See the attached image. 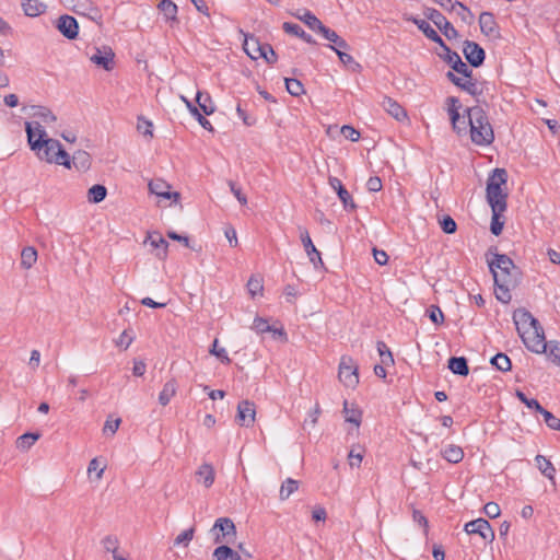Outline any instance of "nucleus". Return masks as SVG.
I'll use <instances>...</instances> for the list:
<instances>
[{
	"mask_svg": "<svg viewBox=\"0 0 560 560\" xmlns=\"http://www.w3.org/2000/svg\"><path fill=\"white\" fill-rule=\"evenodd\" d=\"M495 250L497 247H490L486 253V259L493 277L495 298L501 303L508 304L512 300L511 290L521 282L522 272L508 255Z\"/></svg>",
	"mask_w": 560,
	"mask_h": 560,
	"instance_id": "nucleus-1",
	"label": "nucleus"
},
{
	"mask_svg": "<svg viewBox=\"0 0 560 560\" xmlns=\"http://www.w3.org/2000/svg\"><path fill=\"white\" fill-rule=\"evenodd\" d=\"M25 131L30 149L35 152L39 160L71 168L68 152L63 149L60 141L48 138L45 128L39 121H25Z\"/></svg>",
	"mask_w": 560,
	"mask_h": 560,
	"instance_id": "nucleus-2",
	"label": "nucleus"
},
{
	"mask_svg": "<svg viewBox=\"0 0 560 560\" xmlns=\"http://www.w3.org/2000/svg\"><path fill=\"white\" fill-rule=\"evenodd\" d=\"M465 113L468 117L471 142L480 147L491 144L494 141V132L486 110L476 105L467 107Z\"/></svg>",
	"mask_w": 560,
	"mask_h": 560,
	"instance_id": "nucleus-3",
	"label": "nucleus"
},
{
	"mask_svg": "<svg viewBox=\"0 0 560 560\" xmlns=\"http://www.w3.org/2000/svg\"><path fill=\"white\" fill-rule=\"evenodd\" d=\"M508 182L504 168H494L487 180L486 198L491 210L505 211L508 208V194L501 188Z\"/></svg>",
	"mask_w": 560,
	"mask_h": 560,
	"instance_id": "nucleus-4",
	"label": "nucleus"
},
{
	"mask_svg": "<svg viewBox=\"0 0 560 560\" xmlns=\"http://www.w3.org/2000/svg\"><path fill=\"white\" fill-rule=\"evenodd\" d=\"M244 50L252 59L262 58L268 65H275L278 61V55L272 46L252 35L244 40Z\"/></svg>",
	"mask_w": 560,
	"mask_h": 560,
	"instance_id": "nucleus-5",
	"label": "nucleus"
},
{
	"mask_svg": "<svg viewBox=\"0 0 560 560\" xmlns=\"http://www.w3.org/2000/svg\"><path fill=\"white\" fill-rule=\"evenodd\" d=\"M533 331L526 330L520 334V337L525 347L535 353H547L549 342L545 339V334L541 325L532 328Z\"/></svg>",
	"mask_w": 560,
	"mask_h": 560,
	"instance_id": "nucleus-6",
	"label": "nucleus"
},
{
	"mask_svg": "<svg viewBox=\"0 0 560 560\" xmlns=\"http://www.w3.org/2000/svg\"><path fill=\"white\" fill-rule=\"evenodd\" d=\"M358 364L350 355H342L339 363L338 378L347 387L354 388L359 384Z\"/></svg>",
	"mask_w": 560,
	"mask_h": 560,
	"instance_id": "nucleus-7",
	"label": "nucleus"
},
{
	"mask_svg": "<svg viewBox=\"0 0 560 560\" xmlns=\"http://www.w3.org/2000/svg\"><path fill=\"white\" fill-rule=\"evenodd\" d=\"M424 16L430 20L447 39L458 37V31L452 25L451 22L436 9L425 8L423 11Z\"/></svg>",
	"mask_w": 560,
	"mask_h": 560,
	"instance_id": "nucleus-8",
	"label": "nucleus"
},
{
	"mask_svg": "<svg viewBox=\"0 0 560 560\" xmlns=\"http://www.w3.org/2000/svg\"><path fill=\"white\" fill-rule=\"evenodd\" d=\"M464 530L469 535L477 534L483 540L489 542H492L495 537L494 530L492 529L490 523L482 517L466 523Z\"/></svg>",
	"mask_w": 560,
	"mask_h": 560,
	"instance_id": "nucleus-9",
	"label": "nucleus"
},
{
	"mask_svg": "<svg viewBox=\"0 0 560 560\" xmlns=\"http://www.w3.org/2000/svg\"><path fill=\"white\" fill-rule=\"evenodd\" d=\"M463 54L467 62L474 68L482 66L486 59L485 49L476 42L468 39L464 42Z\"/></svg>",
	"mask_w": 560,
	"mask_h": 560,
	"instance_id": "nucleus-10",
	"label": "nucleus"
},
{
	"mask_svg": "<svg viewBox=\"0 0 560 560\" xmlns=\"http://www.w3.org/2000/svg\"><path fill=\"white\" fill-rule=\"evenodd\" d=\"M300 231V240L304 247V250L310 259V261L314 265L315 268L318 266H324L322 254L313 244V241L310 236L308 231L305 228L299 226Z\"/></svg>",
	"mask_w": 560,
	"mask_h": 560,
	"instance_id": "nucleus-11",
	"label": "nucleus"
},
{
	"mask_svg": "<svg viewBox=\"0 0 560 560\" xmlns=\"http://www.w3.org/2000/svg\"><path fill=\"white\" fill-rule=\"evenodd\" d=\"M513 322L516 326L518 335L540 325L538 319L535 318L529 311L523 307L514 311Z\"/></svg>",
	"mask_w": 560,
	"mask_h": 560,
	"instance_id": "nucleus-12",
	"label": "nucleus"
},
{
	"mask_svg": "<svg viewBox=\"0 0 560 560\" xmlns=\"http://www.w3.org/2000/svg\"><path fill=\"white\" fill-rule=\"evenodd\" d=\"M90 60L106 71H110L115 67V54L108 46L95 48V52L90 57Z\"/></svg>",
	"mask_w": 560,
	"mask_h": 560,
	"instance_id": "nucleus-13",
	"label": "nucleus"
},
{
	"mask_svg": "<svg viewBox=\"0 0 560 560\" xmlns=\"http://www.w3.org/2000/svg\"><path fill=\"white\" fill-rule=\"evenodd\" d=\"M328 183L330 187L337 192L338 198L342 202L346 211H353L357 209V205L354 203L350 192L346 189L338 177L329 176Z\"/></svg>",
	"mask_w": 560,
	"mask_h": 560,
	"instance_id": "nucleus-14",
	"label": "nucleus"
},
{
	"mask_svg": "<svg viewBox=\"0 0 560 560\" xmlns=\"http://www.w3.org/2000/svg\"><path fill=\"white\" fill-rule=\"evenodd\" d=\"M255 404L249 400H242L237 405L236 421L240 425L250 427L255 421Z\"/></svg>",
	"mask_w": 560,
	"mask_h": 560,
	"instance_id": "nucleus-15",
	"label": "nucleus"
},
{
	"mask_svg": "<svg viewBox=\"0 0 560 560\" xmlns=\"http://www.w3.org/2000/svg\"><path fill=\"white\" fill-rule=\"evenodd\" d=\"M57 30L68 39H75L79 35L78 21L68 14L61 15L57 21Z\"/></svg>",
	"mask_w": 560,
	"mask_h": 560,
	"instance_id": "nucleus-16",
	"label": "nucleus"
},
{
	"mask_svg": "<svg viewBox=\"0 0 560 560\" xmlns=\"http://www.w3.org/2000/svg\"><path fill=\"white\" fill-rule=\"evenodd\" d=\"M170 189V184L161 178L152 179L149 183V190L151 194H154L164 199H173L175 202H177L180 198V194L177 191L172 192Z\"/></svg>",
	"mask_w": 560,
	"mask_h": 560,
	"instance_id": "nucleus-17",
	"label": "nucleus"
},
{
	"mask_svg": "<svg viewBox=\"0 0 560 560\" xmlns=\"http://www.w3.org/2000/svg\"><path fill=\"white\" fill-rule=\"evenodd\" d=\"M441 58L447 62L451 68L463 77L470 79L472 78V70L462 60L460 56L456 51H451L441 56Z\"/></svg>",
	"mask_w": 560,
	"mask_h": 560,
	"instance_id": "nucleus-18",
	"label": "nucleus"
},
{
	"mask_svg": "<svg viewBox=\"0 0 560 560\" xmlns=\"http://www.w3.org/2000/svg\"><path fill=\"white\" fill-rule=\"evenodd\" d=\"M382 107L388 115H390L397 121L402 122L408 120L406 109L394 98L389 96H384Z\"/></svg>",
	"mask_w": 560,
	"mask_h": 560,
	"instance_id": "nucleus-19",
	"label": "nucleus"
},
{
	"mask_svg": "<svg viewBox=\"0 0 560 560\" xmlns=\"http://www.w3.org/2000/svg\"><path fill=\"white\" fill-rule=\"evenodd\" d=\"M480 31L486 36L499 35V26L495 22L494 15L491 12L485 11L479 15Z\"/></svg>",
	"mask_w": 560,
	"mask_h": 560,
	"instance_id": "nucleus-20",
	"label": "nucleus"
},
{
	"mask_svg": "<svg viewBox=\"0 0 560 560\" xmlns=\"http://www.w3.org/2000/svg\"><path fill=\"white\" fill-rule=\"evenodd\" d=\"M197 482L202 483L206 488H210L215 478V472L210 464H202L196 471Z\"/></svg>",
	"mask_w": 560,
	"mask_h": 560,
	"instance_id": "nucleus-21",
	"label": "nucleus"
},
{
	"mask_svg": "<svg viewBox=\"0 0 560 560\" xmlns=\"http://www.w3.org/2000/svg\"><path fill=\"white\" fill-rule=\"evenodd\" d=\"M196 103L198 104V109L207 116L215 112V105L208 92L198 91L196 94Z\"/></svg>",
	"mask_w": 560,
	"mask_h": 560,
	"instance_id": "nucleus-22",
	"label": "nucleus"
},
{
	"mask_svg": "<svg viewBox=\"0 0 560 560\" xmlns=\"http://www.w3.org/2000/svg\"><path fill=\"white\" fill-rule=\"evenodd\" d=\"M447 368L452 373L459 376H467L469 374L468 360L465 357H451Z\"/></svg>",
	"mask_w": 560,
	"mask_h": 560,
	"instance_id": "nucleus-23",
	"label": "nucleus"
},
{
	"mask_svg": "<svg viewBox=\"0 0 560 560\" xmlns=\"http://www.w3.org/2000/svg\"><path fill=\"white\" fill-rule=\"evenodd\" d=\"M282 28L287 34L294 35L307 44H316V40L313 38V36L307 34L299 24L284 22L282 24Z\"/></svg>",
	"mask_w": 560,
	"mask_h": 560,
	"instance_id": "nucleus-24",
	"label": "nucleus"
},
{
	"mask_svg": "<svg viewBox=\"0 0 560 560\" xmlns=\"http://www.w3.org/2000/svg\"><path fill=\"white\" fill-rule=\"evenodd\" d=\"M441 455L446 462L457 464L463 460L464 451L458 445L448 444L441 451Z\"/></svg>",
	"mask_w": 560,
	"mask_h": 560,
	"instance_id": "nucleus-25",
	"label": "nucleus"
},
{
	"mask_svg": "<svg viewBox=\"0 0 560 560\" xmlns=\"http://www.w3.org/2000/svg\"><path fill=\"white\" fill-rule=\"evenodd\" d=\"M147 241L150 242V245L152 247L161 250L156 253V256L159 258L164 259L166 257L168 243L159 232L149 233Z\"/></svg>",
	"mask_w": 560,
	"mask_h": 560,
	"instance_id": "nucleus-26",
	"label": "nucleus"
},
{
	"mask_svg": "<svg viewBox=\"0 0 560 560\" xmlns=\"http://www.w3.org/2000/svg\"><path fill=\"white\" fill-rule=\"evenodd\" d=\"M71 165H73L78 171L84 172L91 167V155L83 150H78L74 152L72 159L70 158Z\"/></svg>",
	"mask_w": 560,
	"mask_h": 560,
	"instance_id": "nucleus-27",
	"label": "nucleus"
},
{
	"mask_svg": "<svg viewBox=\"0 0 560 560\" xmlns=\"http://www.w3.org/2000/svg\"><path fill=\"white\" fill-rule=\"evenodd\" d=\"M28 115L34 118L40 119L45 124H52L57 119L49 108L38 105L31 106Z\"/></svg>",
	"mask_w": 560,
	"mask_h": 560,
	"instance_id": "nucleus-28",
	"label": "nucleus"
},
{
	"mask_svg": "<svg viewBox=\"0 0 560 560\" xmlns=\"http://www.w3.org/2000/svg\"><path fill=\"white\" fill-rule=\"evenodd\" d=\"M252 329H254L258 334L272 332L273 335H279V336L285 337V331L283 330V328H280V329L273 328L272 326H270L268 324L267 319L259 317V316L255 317V319L253 322Z\"/></svg>",
	"mask_w": 560,
	"mask_h": 560,
	"instance_id": "nucleus-29",
	"label": "nucleus"
},
{
	"mask_svg": "<svg viewBox=\"0 0 560 560\" xmlns=\"http://www.w3.org/2000/svg\"><path fill=\"white\" fill-rule=\"evenodd\" d=\"M176 390H177V382L175 381V378H171L170 381H167L164 384L162 390L160 392L159 402L162 406L168 405L171 399L175 396Z\"/></svg>",
	"mask_w": 560,
	"mask_h": 560,
	"instance_id": "nucleus-30",
	"label": "nucleus"
},
{
	"mask_svg": "<svg viewBox=\"0 0 560 560\" xmlns=\"http://www.w3.org/2000/svg\"><path fill=\"white\" fill-rule=\"evenodd\" d=\"M46 4L38 0H24L22 2V9L25 15L35 18L43 14L46 11Z\"/></svg>",
	"mask_w": 560,
	"mask_h": 560,
	"instance_id": "nucleus-31",
	"label": "nucleus"
},
{
	"mask_svg": "<svg viewBox=\"0 0 560 560\" xmlns=\"http://www.w3.org/2000/svg\"><path fill=\"white\" fill-rule=\"evenodd\" d=\"M447 113L450 116V120L452 124L453 130L458 135H464L467 132V122L465 119H460L459 110L455 108H447Z\"/></svg>",
	"mask_w": 560,
	"mask_h": 560,
	"instance_id": "nucleus-32",
	"label": "nucleus"
},
{
	"mask_svg": "<svg viewBox=\"0 0 560 560\" xmlns=\"http://www.w3.org/2000/svg\"><path fill=\"white\" fill-rule=\"evenodd\" d=\"M213 529H219L222 533V537L235 536L236 527L233 521L229 517H220L215 521Z\"/></svg>",
	"mask_w": 560,
	"mask_h": 560,
	"instance_id": "nucleus-33",
	"label": "nucleus"
},
{
	"mask_svg": "<svg viewBox=\"0 0 560 560\" xmlns=\"http://www.w3.org/2000/svg\"><path fill=\"white\" fill-rule=\"evenodd\" d=\"M537 468L540 470V472L547 477L550 480L555 479L556 468L551 464L549 459H547L542 455H537L535 458Z\"/></svg>",
	"mask_w": 560,
	"mask_h": 560,
	"instance_id": "nucleus-34",
	"label": "nucleus"
},
{
	"mask_svg": "<svg viewBox=\"0 0 560 560\" xmlns=\"http://www.w3.org/2000/svg\"><path fill=\"white\" fill-rule=\"evenodd\" d=\"M213 557L217 560H241L240 553L228 545L217 547L213 551Z\"/></svg>",
	"mask_w": 560,
	"mask_h": 560,
	"instance_id": "nucleus-35",
	"label": "nucleus"
},
{
	"mask_svg": "<svg viewBox=\"0 0 560 560\" xmlns=\"http://www.w3.org/2000/svg\"><path fill=\"white\" fill-rule=\"evenodd\" d=\"M37 260V250L33 246H26L21 252V267L30 269Z\"/></svg>",
	"mask_w": 560,
	"mask_h": 560,
	"instance_id": "nucleus-36",
	"label": "nucleus"
},
{
	"mask_svg": "<svg viewBox=\"0 0 560 560\" xmlns=\"http://www.w3.org/2000/svg\"><path fill=\"white\" fill-rule=\"evenodd\" d=\"M299 20L304 22L308 28L313 32L318 33L324 25L319 19H317L311 11L304 10L303 14L295 15Z\"/></svg>",
	"mask_w": 560,
	"mask_h": 560,
	"instance_id": "nucleus-37",
	"label": "nucleus"
},
{
	"mask_svg": "<svg viewBox=\"0 0 560 560\" xmlns=\"http://www.w3.org/2000/svg\"><path fill=\"white\" fill-rule=\"evenodd\" d=\"M158 8L167 21L177 20L176 15L178 9L172 0H161Z\"/></svg>",
	"mask_w": 560,
	"mask_h": 560,
	"instance_id": "nucleus-38",
	"label": "nucleus"
},
{
	"mask_svg": "<svg viewBox=\"0 0 560 560\" xmlns=\"http://www.w3.org/2000/svg\"><path fill=\"white\" fill-rule=\"evenodd\" d=\"M107 196V188L104 185L95 184L88 191V200L91 203H100Z\"/></svg>",
	"mask_w": 560,
	"mask_h": 560,
	"instance_id": "nucleus-39",
	"label": "nucleus"
},
{
	"mask_svg": "<svg viewBox=\"0 0 560 560\" xmlns=\"http://www.w3.org/2000/svg\"><path fill=\"white\" fill-rule=\"evenodd\" d=\"M490 363L501 372H509L512 369L511 359L503 352H499L490 359Z\"/></svg>",
	"mask_w": 560,
	"mask_h": 560,
	"instance_id": "nucleus-40",
	"label": "nucleus"
},
{
	"mask_svg": "<svg viewBox=\"0 0 560 560\" xmlns=\"http://www.w3.org/2000/svg\"><path fill=\"white\" fill-rule=\"evenodd\" d=\"M40 438L38 432H27L22 434L16 440V446L20 450L27 451Z\"/></svg>",
	"mask_w": 560,
	"mask_h": 560,
	"instance_id": "nucleus-41",
	"label": "nucleus"
},
{
	"mask_svg": "<svg viewBox=\"0 0 560 560\" xmlns=\"http://www.w3.org/2000/svg\"><path fill=\"white\" fill-rule=\"evenodd\" d=\"M491 211H492V217H491V223H490V231L494 236H499L502 233L503 226L505 223L504 218H503L504 211H499V210H491Z\"/></svg>",
	"mask_w": 560,
	"mask_h": 560,
	"instance_id": "nucleus-42",
	"label": "nucleus"
},
{
	"mask_svg": "<svg viewBox=\"0 0 560 560\" xmlns=\"http://www.w3.org/2000/svg\"><path fill=\"white\" fill-rule=\"evenodd\" d=\"M329 48H331L337 54L339 60L345 66H348L352 71L357 72L361 70V65L357 62L351 55L343 50H339L337 47L329 46Z\"/></svg>",
	"mask_w": 560,
	"mask_h": 560,
	"instance_id": "nucleus-43",
	"label": "nucleus"
},
{
	"mask_svg": "<svg viewBox=\"0 0 560 560\" xmlns=\"http://www.w3.org/2000/svg\"><path fill=\"white\" fill-rule=\"evenodd\" d=\"M299 489V481L292 478H287L281 487L279 492V498L281 501L289 499V497Z\"/></svg>",
	"mask_w": 560,
	"mask_h": 560,
	"instance_id": "nucleus-44",
	"label": "nucleus"
},
{
	"mask_svg": "<svg viewBox=\"0 0 560 560\" xmlns=\"http://www.w3.org/2000/svg\"><path fill=\"white\" fill-rule=\"evenodd\" d=\"M456 8L459 10L457 11L458 16L460 20L465 23H471L474 20V14L470 11L468 7H466L463 2L456 0L454 1V4H452V8H450V12L454 11Z\"/></svg>",
	"mask_w": 560,
	"mask_h": 560,
	"instance_id": "nucleus-45",
	"label": "nucleus"
},
{
	"mask_svg": "<svg viewBox=\"0 0 560 560\" xmlns=\"http://www.w3.org/2000/svg\"><path fill=\"white\" fill-rule=\"evenodd\" d=\"M376 349L384 365L394 364L393 353L384 341L378 340L376 342Z\"/></svg>",
	"mask_w": 560,
	"mask_h": 560,
	"instance_id": "nucleus-46",
	"label": "nucleus"
},
{
	"mask_svg": "<svg viewBox=\"0 0 560 560\" xmlns=\"http://www.w3.org/2000/svg\"><path fill=\"white\" fill-rule=\"evenodd\" d=\"M285 89L292 96H300L305 93L304 85L298 79L285 78Z\"/></svg>",
	"mask_w": 560,
	"mask_h": 560,
	"instance_id": "nucleus-47",
	"label": "nucleus"
},
{
	"mask_svg": "<svg viewBox=\"0 0 560 560\" xmlns=\"http://www.w3.org/2000/svg\"><path fill=\"white\" fill-rule=\"evenodd\" d=\"M515 396L517 399L523 402L527 408L535 410L536 412H540L542 410V406L540 402L535 398H528L525 393H523L520 389H516Z\"/></svg>",
	"mask_w": 560,
	"mask_h": 560,
	"instance_id": "nucleus-48",
	"label": "nucleus"
},
{
	"mask_svg": "<svg viewBox=\"0 0 560 560\" xmlns=\"http://www.w3.org/2000/svg\"><path fill=\"white\" fill-rule=\"evenodd\" d=\"M343 412L346 415V421L353 423L359 427L362 420V412L359 409H349L347 400L343 404Z\"/></svg>",
	"mask_w": 560,
	"mask_h": 560,
	"instance_id": "nucleus-49",
	"label": "nucleus"
},
{
	"mask_svg": "<svg viewBox=\"0 0 560 560\" xmlns=\"http://www.w3.org/2000/svg\"><path fill=\"white\" fill-rule=\"evenodd\" d=\"M459 89L476 97V101L479 102L478 97L482 94V90L478 88L477 82L471 78L467 81L463 80L462 86H459Z\"/></svg>",
	"mask_w": 560,
	"mask_h": 560,
	"instance_id": "nucleus-50",
	"label": "nucleus"
},
{
	"mask_svg": "<svg viewBox=\"0 0 560 560\" xmlns=\"http://www.w3.org/2000/svg\"><path fill=\"white\" fill-rule=\"evenodd\" d=\"M547 354L553 364L560 366V341L550 340Z\"/></svg>",
	"mask_w": 560,
	"mask_h": 560,
	"instance_id": "nucleus-51",
	"label": "nucleus"
},
{
	"mask_svg": "<svg viewBox=\"0 0 560 560\" xmlns=\"http://www.w3.org/2000/svg\"><path fill=\"white\" fill-rule=\"evenodd\" d=\"M409 21H411L413 24H416L417 27L429 39L434 36V33H436V31L425 20L418 19V18H410Z\"/></svg>",
	"mask_w": 560,
	"mask_h": 560,
	"instance_id": "nucleus-52",
	"label": "nucleus"
},
{
	"mask_svg": "<svg viewBox=\"0 0 560 560\" xmlns=\"http://www.w3.org/2000/svg\"><path fill=\"white\" fill-rule=\"evenodd\" d=\"M137 129L144 137L152 138L153 137V124L149 119L143 116L138 117Z\"/></svg>",
	"mask_w": 560,
	"mask_h": 560,
	"instance_id": "nucleus-53",
	"label": "nucleus"
},
{
	"mask_svg": "<svg viewBox=\"0 0 560 560\" xmlns=\"http://www.w3.org/2000/svg\"><path fill=\"white\" fill-rule=\"evenodd\" d=\"M544 417V421L547 424L548 428L552 430L560 431V419L557 418L553 413L548 411L547 409L542 408V410L539 412Z\"/></svg>",
	"mask_w": 560,
	"mask_h": 560,
	"instance_id": "nucleus-54",
	"label": "nucleus"
},
{
	"mask_svg": "<svg viewBox=\"0 0 560 560\" xmlns=\"http://www.w3.org/2000/svg\"><path fill=\"white\" fill-rule=\"evenodd\" d=\"M440 226L446 234H454L457 230L455 220L448 214H445L440 219Z\"/></svg>",
	"mask_w": 560,
	"mask_h": 560,
	"instance_id": "nucleus-55",
	"label": "nucleus"
},
{
	"mask_svg": "<svg viewBox=\"0 0 560 560\" xmlns=\"http://www.w3.org/2000/svg\"><path fill=\"white\" fill-rule=\"evenodd\" d=\"M195 535V527H190L184 532H182L175 539H174V546L184 545L187 547L189 542L192 540Z\"/></svg>",
	"mask_w": 560,
	"mask_h": 560,
	"instance_id": "nucleus-56",
	"label": "nucleus"
},
{
	"mask_svg": "<svg viewBox=\"0 0 560 560\" xmlns=\"http://www.w3.org/2000/svg\"><path fill=\"white\" fill-rule=\"evenodd\" d=\"M101 544L107 552L116 553L118 550L119 540L114 535H107L102 539Z\"/></svg>",
	"mask_w": 560,
	"mask_h": 560,
	"instance_id": "nucleus-57",
	"label": "nucleus"
},
{
	"mask_svg": "<svg viewBox=\"0 0 560 560\" xmlns=\"http://www.w3.org/2000/svg\"><path fill=\"white\" fill-rule=\"evenodd\" d=\"M247 289L249 294L254 298L264 290L262 280L252 276L247 281Z\"/></svg>",
	"mask_w": 560,
	"mask_h": 560,
	"instance_id": "nucleus-58",
	"label": "nucleus"
},
{
	"mask_svg": "<svg viewBox=\"0 0 560 560\" xmlns=\"http://www.w3.org/2000/svg\"><path fill=\"white\" fill-rule=\"evenodd\" d=\"M133 340H135L133 331L131 329H125L120 334L118 340L116 341V345L118 347H122L124 350H127Z\"/></svg>",
	"mask_w": 560,
	"mask_h": 560,
	"instance_id": "nucleus-59",
	"label": "nucleus"
},
{
	"mask_svg": "<svg viewBox=\"0 0 560 560\" xmlns=\"http://www.w3.org/2000/svg\"><path fill=\"white\" fill-rule=\"evenodd\" d=\"M212 355H215L222 363L229 364L231 359L229 358L224 348H218V339H214L212 348L209 350Z\"/></svg>",
	"mask_w": 560,
	"mask_h": 560,
	"instance_id": "nucleus-60",
	"label": "nucleus"
},
{
	"mask_svg": "<svg viewBox=\"0 0 560 560\" xmlns=\"http://www.w3.org/2000/svg\"><path fill=\"white\" fill-rule=\"evenodd\" d=\"M428 316L435 325H441L444 322V315L441 308L436 305H431L427 310Z\"/></svg>",
	"mask_w": 560,
	"mask_h": 560,
	"instance_id": "nucleus-61",
	"label": "nucleus"
},
{
	"mask_svg": "<svg viewBox=\"0 0 560 560\" xmlns=\"http://www.w3.org/2000/svg\"><path fill=\"white\" fill-rule=\"evenodd\" d=\"M229 186H230L231 192L235 196V198L238 200V202L242 206H245L247 203V197L245 194H243L241 187L237 186L236 183L233 180L229 182Z\"/></svg>",
	"mask_w": 560,
	"mask_h": 560,
	"instance_id": "nucleus-62",
	"label": "nucleus"
},
{
	"mask_svg": "<svg viewBox=\"0 0 560 560\" xmlns=\"http://www.w3.org/2000/svg\"><path fill=\"white\" fill-rule=\"evenodd\" d=\"M483 513L489 517V518H497L500 516L501 514V509L499 506L498 503L495 502H488L485 506H483Z\"/></svg>",
	"mask_w": 560,
	"mask_h": 560,
	"instance_id": "nucleus-63",
	"label": "nucleus"
},
{
	"mask_svg": "<svg viewBox=\"0 0 560 560\" xmlns=\"http://www.w3.org/2000/svg\"><path fill=\"white\" fill-rule=\"evenodd\" d=\"M341 133L346 139H349L353 142L358 141L360 139V132L354 129L352 126L345 125L341 127Z\"/></svg>",
	"mask_w": 560,
	"mask_h": 560,
	"instance_id": "nucleus-64",
	"label": "nucleus"
}]
</instances>
